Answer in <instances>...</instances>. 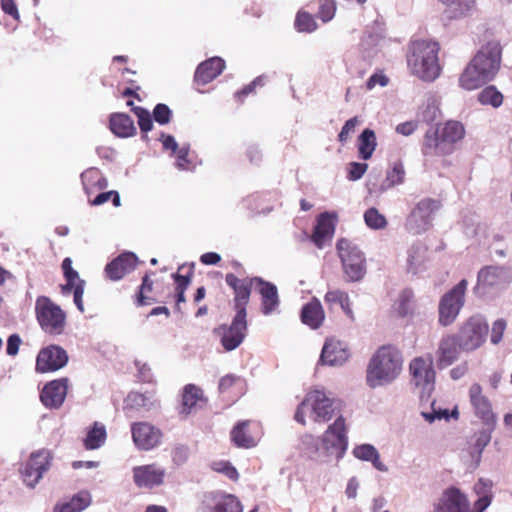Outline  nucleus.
I'll use <instances>...</instances> for the list:
<instances>
[{
	"instance_id": "obj_16",
	"label": "nucleus",
	"mask_w": 512,
	"mask_h": 512,
	"mask_svg": "<svg viewBox=\"0 0 512 512\" xmlns=\"http://www.w3.org/2000/svg\"><path fill=\"white\" fill-rule=\"evenodd\" d=\"M409 372L413 383L423 392H430L434 388L435 371L431 355L415 357L409 363Z\"/></svg>"
},
{
	"instance_id": "obj_20",
	"label": "nucleus",
	"mask_w": 512,
	"mask_h": 512,
	"mask_svg": "<svg viewBox=\"0 0 512 512\" xmlns=\"http://www.w3.org/2000/svg\"><path fill=\"white\" fill-rule=\"evenodd\" d=\"M132 472L133 481L138 488L153 489L161 486L166 477L165 468L155 463L136 466Z\"/></svg>"
},
{
	"instance_id": "obj_14",
	"label": "nucleus",
	"mask_w": 512,
	"mask_h": 512,
	"mask_svg": "<svg viewBox=\"0 0 512 512\" xmlns=\"http://www.w3.org/2000/svg\"><path fill=\"white\" fill-rule=\"evenodd\" d=\"M263 436V428L256 420H242L230 431L231 442L238 448L251 449L257 446Z\"/></svg>"
},
{
	"instance_id": "obj_45",
	"label": "nucleus",
	"mask_w": 512,
	"mask_h": 512,
	"mask_svg": "<svg viewBox=\"0 0 512 512\" xmlns=\"http://www.w3.org/2000/svg\"><path fill=\"white\" fill-rule=\"evenodd\" d=\"M154 281L150 279L148 274H145L142 278V283L139 286V290L136 294V305L146 306L151 305L157 301L155 297L149 294L153 291Z\"/></svg>"
},
{
	"instance_id": "obj_44",
	"label": "nucleus",
	"mask_w": 512,
	"mask_h": 512,
	"mask_svg": "<svg viewBox=\"0 0 512 512\" xmlns=\"http://www.w3.org/2000/svg\"><path fill=\"white\" fill-rule=\"evenodd\" d=\"M405 168L401 160L392 163L391 168L387 170L384 185L386 188H392L401 185L405 181Z\"/></svg>"
},
{
	"instance_id": "obj_4",
	"label": "nucleus",
	"mask_w": 512,
	"mask_h": 512,
	"mask_svg": "<svg viewBox=\"0 0 512 512\" xmlns=\"http://www.w3.org/2000/svg\"><path fill=\"white\" fill-rule=\"evenodd\" d=\"M465 137L464 125L455 120H449L438 125L436 129L426 131L423 139L422 152L424 155L446 156L453 153L454 145Z\"/></svg>"
},
{
	"instance_id": "obj_54",
	"label": "nucleus",
	"mask_w": 512,
	"mask_h": 512,
	"mask_svg": "<svg viewBox=\"0 0 512 512\" xmlns=\"http://www.w3.org/2000/svg\"><path fill=\"white\" fill-rule=\"evenodd\" d=\"M212 469L218 473L224 474L230 480L237 481L239 478L237 469L228 461L214 462Z\"/></svg>"
},
{
	"instance_id": "obj_13",
	"label": "nucleus",
	"mask_w": 512,
	"mask_h": 512,
	"mask_svg": "<svg viewBox=\"0 0 512 512\" xmlns=\"http://www.w3.org/2000/svg\"><path fill=\"white\" fill-rule=\"evenodd\" d=\"M52 455L49 450L41 449L31 453L28 460L20 468V474L23 482L28 487H35L43 474L51 466Z\"/></svg>"
},
{
	"instance_id": "obj_63",
	"label": "nucleus",
	"mask_w": 512,
	"mask_h": 512,
	"mask_svg": "<svg viewBox=\"0 0 512 512\" xmlns=\"http://www.w3.org/2000/svg\"><path fill=\"white\" fill-rule=\"evenodd\" d=\"M21 344V338L18 334H12L9 336L7 340V348L6 352L10 356H15L19 351V346Z\"/></svg>"
},
{
	"instance_id": "obj_38",
	"label": "nucleus",
	"mask_w": 512,
	"mask_h": 512,
	"mask_svg": "<svg viewBox=\"0 0 512 512\" xmlns=\"http://www.w3.org/2000/svg\"><path fill=\"white\" fill-rule=\"evenodd\" d=\"M353 455L362 461H370L375 469L381 472L388 470L387 466L380 460L377 449L371 444L358 445L353 449Z\"/></svg>"
},
{
	"instance_id": "obj_62",
	"label": "nucleus",
	"mask_w": 512,
	"mask_h": 512,
	"mask_svg": "<svg viewBox=\"0 0 512 512\" xmlns=\"http://www.w3.org/2000/svg\"><path fill=\"white\" fill-rule=\"evenodd\" d=\"M389 82V79L386 75L383 73H374L370 76V78L367 81V89L371 90L376 85H380L382 87L386 86Z\"/></svg>"
},
{
	"instance_id": "obj_28",
	"label": "nucleus",
	"mask_w": 512,
	"mask_h": 512,
	"mask_svg": "<svg viewBox=\"0 0 512 512\" xmlns=\"http://www.w3.org/2000/svg\"><path fill=\"white\" fill-rule=\"evenodd\" d=\"M137 261L135 254L122 253L106 265V276L112 281H118L136 268Z\"/></svg>"
},
{
	"instance_id": "obj_59",
	"label": "nucleus",
	"mask_w": 512,
	"mask_h": 512,
	"mask_svg": "<svg viewBox=\"0 0 512 512\" xmlns=\"http://www.w3.org/2000/svg\"><path fill=\"white\" fill-rule=\"evenodd\" d=\"M348 297V293L339 289L328 291L325 296L324 300L329 307H331L334 304H343V302H346V298Z\"/></svg>"
},
{
	"instance_id": "obj_10",
	"label": "nucleus",
	"mask_w": 512,
	"mask_h": 512,
	"mask_svg": "<svg viewBox=\"0 0 512 512\" xmlns=\"http://www.w3.org/2000/svg\"><path fill=\"white\" fill-rule=\"evenodd\" d=\"M441 208V201L433 198L421 199L406 219V228L413 234L429 229L433 215Z\"/></svg>"
},
{
	"instance_id": "obj_24",
	"label": "nucleus",
	"mask_w": 512,
	"mask_h": 512,
	"mask_svg": "<svg viewBox=\"0 0 512 512\" xmlns=\"http://www.w3.org/2000/svg\"><path fill=\"white\" fill-rule=\"evenodd\" d=\"M67 390V378L52 380L43 387L40 393V400L47 408H59L66 398Z\"/></svg>"
},
{
	"instance_id": "obj_48",
	"label": "nucleus",
	"mask_w": 512,
	"mask_h": 512,
	"mask_svg": "<svg viewBox=\"0 0 512 512\" xmlns=\"http://www.w3.org/2000/svg\"><path fill=\"white\" fill-rule=\"evenodd\" d=\"M295 28L299 32L311 33L316 30L317 24L310 13L299 11L295 18Z\"/></svg>"
},
{
	"instance_id": "obj_30",
	"label": "nucleus",
	"mask_w": 512,
	"mask_h": 512,
	"mask_svg": "<svg viewBox=\"0 0 512 512\" xmlns=\"http://www.w3.org/2000/svg\"><path fill=\"white\" fill-rule=\"evenodd\" d=\"M208 402L204 391L195 384H187L181 394L180 414L188 416L193 410L204 407Z\"/></svg>"
},
{
	"instance_id": "obj_41",
	"label": "nucleus",
	"mask_w": 512,
	"mask_h": 512,
	"mask_svg": "<svg viewBox=\"0 0 512 512\" xmlns=\"http://www.w3.org/2000/svg\"><path fill=\"white\" fill-rule=\"evenodd\" d=\"M244 380L235 375H226L220 379L219 391L230 398H238L243 393Z\"/></svg>"
},
{
	"instance_id": "obj_64",
	"label": "nucleus",
	"mask_w": 512,
	"mask_h": 512,
	"mask_svg": "<svg viewBox=\"0 0 512 512\" xmlns=\"http://www.w3.org/2000/svg\"><path fill=\"white\" fill-rule=\"evenodd\" d=\"M1 8L6 14L12 16L15 20H19L20 15L14 0H1Z\"/></svg>"
},
{
	"instance_id": "obj_52",
	"label": "nucleus",
	"mask_w": 512,
	"mask_h": 512,
	"mask_svg": "<svg viewBox=\"0 0 512 512\" xmlns=\"http://www.w3.org/2000/svg\"><path fill=\"white\" fill-rule=\"evenodd\" d=\"M133 112L138 118V125L142 132L147 133L152 130L153 122L148 110L143 107H134Z\"/></svg>"
},
{
	"instance_id": "obj_33",
	"label": "nucleus",
	"mask_w": 512,
	"mask_h": 512,
	"mask_svg": "<svg viewBox=\"0 0 512 512\" xmlns=\"http://www.w3.org/2000/svg\"><path fill=\"white\" fill-rule=\"evenodd\" d=\"M300 319L303 324L311 329H318L325 320V312L321 302L313 297L309 302L303 305L300 313Z\"/></svg>"
},
{
	"instance_id": "obj_49",
	"label": "nucleus",
	"mask_w": 512,
	"mask_h": 512,
	"mask_svg": "<svg viewBox=\"0 0 512 512\" xmlns=\"http://www.w3.org/2000/svg\"><path fill=\"white\" fill-rule=\"evenodd\" d=\"M422 416L426 421L432 423L435 419L441 420H449L450 418H454L457 420L459 418L458 408L455 407L451 412L448 409H438L434 408V403H432V412H422Z\"/></svg>"
},
{
	"instance_id": "obj_60",
	"label": "nucleus",
	"mask_w": 512,
	"mask_h": 512,
	"mask_svg": "<svg viewBox=\"0 0 512 512\" xmlns=\"http://www.w3.org/2000/svg\"><path fill=\"white\" fill-rule=\"evenodd\" d=\"M367 169L368 164L366 163L351 162L349 164L348 179L351 181L359 180L365 174Z\"/></svg>"
},
{
	"instance_id": "obj_43",
	"label": "nucleus",
	"mask_w": 512,
	"mask_h": 512,
	"mask_svg": "<svg viewBox=\"0 0 512 512\" xmlns=\"http://www.w3.org/2000/svg\"><path fill=\"white\" fill-rule=\"evenodd\" d=\"M394 309L401 317L411 315L414 311V295L412 290H403L394 304Z\"/></svg>"
},
{
	"instance_id": "obj_32",
	"label": "nucleus",
	"mask_w": 512,
	"mask_h": 512,
	"mask_svg": "<svg viewBox=\"0 0 512 512\" xmlns=\"http://www.w3.org/2000/svg\"><path fill=\"white\" fill-rule=\"evenodd\" d=\"M349 358L347 348L334 339H328L322 349L320 360L323 364L335 366L342 365Z\"/></svg>"
},
{
	"instance_id": "obj_9",
	"label": "nucleus",
	"mask_w": 512,
	"mask_h": 512,
	"mask_svg": "<svg viewBox=\"0 0 512 512\" xmlns=\"http://www.w3.org/2000/svg\"><path fill=\"white\" fill-rule=\"evenodd\" d=\"M467 286V280L462 279L441 297L439 302L438 318V322L441 326L446 327L451 325L458 317L460 310L465 303Z\"/></svg>"
},
{
	"instance_id": "obj_25",
	"label": "nucleus",
	"mask_w": 512,
	"mask_h": 512,
	"mask_svg": "<svg viewBox=\"0 0 512 512\" xmlns=\"http://www.w3.org/2000/svg\"><path fill=\"white\" fill-rule=\"evenodd\" d=\"M469 511L467 497L455 487L446 489L439 502L435 505L434 512H465Z\"/></svg>"
},
{
	"instance_id": "obj_58",
	"label": "nucleus",
	"mask_w": 512,
	"mask_h": 512,
	"mask_svg": "<svg viewBox=\"0 0 512 512\" xmlns=\"http://www.w3.org/2000/svg\"><path fill=\"white\" fill-rule=\"evenodd\" d=\"M171 116L172 112L166 104L159 103L153 110V118L160 125L168 124L171 120Z\"/></svg>"
},
{
	"instance_id": "obj_39",
	"label": "nucleus",
	"mask_w": 512,
	"mask_h": 512,
	"mask_svg": "<svg viewBox=\"0 0 512 512\" xmlns=\"http://www.w3.org/2000/svg\"><path fill=\"white\" fill-rule=\"evenodd\" d=\"M377 146L376 135L372 129L366 128L358 136L357 147L359 157L363 160H369Z\"/></svg>"
},
{
	"instance_id": "obj_12",
	"label": "nucleus",
	"mask_w": 512,
	"mask_h": 512,
	"mask_svg": "<svg viewBox=\"0 0 512 512\" xmlns=\"http://www.w3.org/2000/svg\"><path fill=\"white\" fill-rule=\"evenodd\" d=\"M247 314L235 313L230 325L222 324L215 329V334L226 351L239 347L247 334Z\"/></svg>"
},
{
	"instance_id": "obj_47",
	"label": "nucleus",
	"mask_w": 512,
	"mask_h": 512,
	"mask_svg": "<svg viewBox=\"0 0 512 512\" xmlns=\"http://www.w3.org/2000/svg\"><path fill=\"white\" fill-rule=\"evenodd\" d=\"M366 225L374 230L384 229L387 226V220L376 208L372 207L364 213Z\"/></svg>"
},
{
	"instance_id": "obj_17",
	"label": "nucleus",
	"mask_w": 512,
	"mask_h": 512,
	"mask_svg": "<svg viewBox=\"0 0 512 512\" xmlns=\"http://www.w3.org/2000/svg\"><path fill=\"white\" fill-rule=\"evenodd\" d=\"M469 399L475 416L481 420L485 427L493 430L496 425V415L492 410L491 402L483 394L480 384L474 383L471 385L469 388Z\"/></svg>"
},
{
	"instance_id": "obj_34",
	"label": "nucleus",
	"mask_w": 512,
	"mask_h": 512,
	"mask_svg": "<svg viewBox=\"0 0 512 512\" xmlns=\"http://www.w3.org/2000/svg\"><path fill=\"white\" fill-rule=\"evenodd\" d=\"M194 275V266L185 267L184 265L178 268L177 273L173 274L172 277L175 282V304L176 309L180 311V304L186 302L185 291L189 287Z\"/></svg>"
},
{
	"instance_id": "obj_26",
	"label": "nucleus",
	"mask_w": 512,
	"mask_h": 512,
	"mask_svg": "<svg viewBox=\"0 0 512 512\" xmlns=\"http://www.w3.org/2000/svg\"><path fill=\"white\" fill-rule=\"evenodd\" d=\"M256 290L260 295L261 313L265 316L275 313L280 305V298L276 285L259 277Z\"/></svg>"
},
{
	"instance_id": "obj_55",
	"label": "nucleus",
	"mask_w": 512,
	"mask_h": 512,
	"mask_svg": "<svg viewBox=\"0 0 512 512\" xmlns=\"http://www.w3.org/2000/svg\"><path fill=\"white\" fill-rule=\"evenodd\" d=\"M507 329V321L503 318L493 322L490 334V341L493 345H498L502 340Z\"/></svg>"
},
{
	"instance_id": "obj_40",
	"label": "nucleus",
	"mask_w": 512,
	"mask_h": 512,
	"mask_svg": "<svg viewBox=\"0 0 512 512\" xmlns=\"http://www.w3.org/2000/svg\"><path fill=\"white\" fill-rule=\"evenodd\" d=\"M107 432L105 426L100 422H94L87 431V435L83 440L86 450H95L100 448L106 441Z\"/></svg>"
},
{
	"instance_id": "obj_2",
	"label": "nucleus",
	"mask_w": 512,
	"mask_h": 512,
	"mask_svg": "<svg viewBox=\"0 0 512 512\" xmlns=\"http://www.w3.org/2000/svg\"><path fill=\"white\" fill-rule=\"evenodd\" d=\"M403 357L394 345L380 346L372 355L366 371V381L371 388L394 381L402 371Z\"/></svg>"
},
{
	"instance_id": "obj_15",
	"label": "nucleus",
	"mask_w": 512,
	"mask_h": 512,
	"mask_svg": "<svg viewBox=\"0 0 512 512\" xmlns=\"http://www.w3.org/2000/svg\"><path fill=\"white\" fill-rule=\"evenodd\" d=\"M68 360V353L63 347L51 344L38 352L35 370L41 374L55 372L66 366Z\"/></svg>"
},
{
	"instance_id": "obj_51",
	"label": "nucleus",
	"mask_w": 512,
	"mask_h": 512,
	"mask_svg": "<svg viewBox=\"0 0 512 512\" xmlns=\"http://www.w3.org/2000/svg\"><path fill=\"white\" fill-rule=\"evenodd\" d=\"M336 12V3L334 0H319V9L317 17L323 22L330 21Z\"/></svg>"
},
{
	"instance_id": "obj_37",
	"label": "nucleus",
	"mask_w": 512,
	"mask_h": 512,
	"mask_svg": "<svg viewBox=\"0 0 512 512\" xmlns=\"http://www.w3.org/2000/svg\"><path fill=\"white\" fill-rule=\"evenodd\" d=\"M81 181L86 194L90 197L93 193L107 187V180L97 168H90L81 174Z\"/></svg>"
},
{
	"instance_id": "obj_22",
	"label": "nucleus",
	"mask_w": 512,
	"mask_h": 512,
	"mask_svg": "<svg viewBox=\"0 0 512 512\" xmlns=\"http://www.w3.org/2000/svg\"><path fill=\"white\" fill-rule=\"evenodd\" d=\"M462 351L456 334L450 333L442 336L436 350L437 367L439 369L449 367L459 359Z\"/></svg>"
},
{
	"instance_id": "obj_56",
	"label": "nucleus",
	"mask_w": 512,
	"mask_h": 512,
	"mask_svg": "<svg viewBox=\"0 0 512 512\" xmlns=\"http://www.w3.org/2000/svg\"><path fill=\"white\" fill-rule=\"evenodd\" d=\"M424 262V256L420 247H411L408 255V271L416 273L418 267Z\"/></svg>"
},
{
	"instance_id": "obj_53",
	"label": "nucleus",
	"mask_w": 512,
	"mask_h": 512,
	"mask_svg": "<svg viewBox=\"0 0 512 512\" xmlns=\"http://www.w3.org/2000/svg\"><path fill=\"white\" fill-rule=\"evenodd\" d=\"M359 123L360 119L358 116H354L347 120L338 134V141L343 145L347 143Z\"/></svg>"
},
{
	"instance_id": "obj_23",
	"label": "nucleus",
	"mask_w": 512,
	"mask_h": 512,
	"mask_svg": "<svg viewBox=\"0 0 512 512\" xmlns=\"http://www.w3.org/2000/svg\"><path fill=\"white\" fill-rule=\"evenodd\" d=\"M322 442L326 450L332 448L344 452L347 449V428L345 418L342 415H339L334 423L328 426Z\"/></svg>"
},
{
	"instance_id": "obj_57",
	"label": "nucleus",
	"mask_w": 512,
	"mask_h": 512,
	"mask_svg": "<svg viewBox=\"0 0 512 512\" xmlns=\"http://www.w3.org/2000/svg\"><path fill=\"white\" fill-rule=\"evenodd\" d=\"M110 199L112 200V203L115 207L120 206L119 193L114 190L108 192H101L94 199L89 200V202L93 206H99L106 203Z\"/></svg>"
},
{
	"instance_id": "obj_8",
	"label": "nucleus",
	"mask_w": 512,
	"mask_h": 512,
	"mask_svg": "<svg viewBox=\"0 0 512 512\" xmlns=\"http://www.w3.org/2000/svg\"><path fill=\"white\" fill-rule=\"evenodd\" d=\"M489 326L486 320L479 316H471L465 320L456 333L463 352H472L480 348L486 341Z\"/></svg>"
},
{
	"instance_id": "obj_50",
	"label": "nucleus",
	"mask_w": 512,
	"mask_h": 512,
	"mask_svg": "<svg viewBox=\"0 0 512 512\" xmlns=\"http://www.w3.org/2000/svg\"><path fill=\"white\" fill-rule=\"evenodd\" d=\"M147 405V398L139 392H130L124 400V410H140Z\"/></svg>"
},
{
	"instance_id": "obj_5",
	"label": "nucleus",
	"mask_w": 512,
	"mask_h": 512,
	"mask_svg": "<svg viewBox=\"0 0 512 512\" xmlns=\"http://www.w3.org/2000/svg\"><path fill=\"white\" fill-rule=\"evenodd\" d=\"M307 410L311 412L315 422H328L334 415V400L329 398L324 391L311 390L297 407L294 418L298 423L306 425Z\"/></svg>"
},
{
	"instance_id": "obj_31",
	"label": "nucleus",
	"mask_w": 512,
	"mask_h": 512,
	"mask_svg": "<svg viewBox=\"0 0 512 512\" xmlns=\"http://www.w3.org/2000/svg\"><path fill=\"white\" fill-rule=\"evenodd\" d=\"M505 283L504 269L497 266H486L478 272L476 291L485 293L488 289L496 288Z\"/></svg>"
},
{
	"instance_id": "obj_29",
	"label": "nucleus",
	"mask_w": 512,
	"mask_h": 512,
	"mask_svg": "<svg viewBox=\"0 0 512 512\" xmlns=\"http://www.w3.org/2000/svg\"><path fill=\"white\" fill-rule=\"evenodd\" d=\"M335 233V218L328 212L321 213L317 218L311 241L319 249H322L327 242H330Z\"/></svg>"
},
{
	"instance_id": "obj_18",
	"label": "nucleus",
	"mask_w": 512,
	"mask_h": 512,
	"mask_svg": "<svg viewBox=\"0 0 512 512\" xmlns=\"http://www.w3.org/2000/svg\"><path fill=\"white\" fill-rule=\"evenodd\" d=\"M203 512H243L239 499L232 494L214 491L204 495Z\"/></svg>"
},
{
	"instance_id": "obj_61",
	"label": "nucleus",
	"mask_w": 512,
	"mask_h": 512,
	"mask_svg": "<svg viewBox=\"0 0 512 512\" xmlns=\"http://www.w3.org/2000/svg\"><path fill=\"white\" fill-rule=\"evenodd\" d=\"M258 85H262V79L260 77L254 79L251 83L244 86L241 90L235 93V97L239 102H243L245 97L253 93Z\"/></svg>"
},
{
	"instance_id": "obj_11",
	"label": "nucleus",
	"mask_w": 512,
	"mask_h": 512,
	"mask_svg": "<svg viewBox=\"0 0 512 512\" xmlns=\"http://www.w3.org/2000/svg\"><path fill=\"white\" fill-rule=\"evenodd\" d=\"M258 276L239 278L233 273L225 275V282L233 291L232 307L235 313L247 314L252 289L257 287Z\"/></svg>"
},
{
	"instance_id": "obj_7",
	"label": "nucleus",
	"mask_w": 512,
	"mask_h": 512,
	"mask_svg": "<svg viewBox=\"0 0 512 512\" xmlns=\"http://www.w3.org/2000/svg\"><path fill=\"white\" fill-rule=\"evenodd\" d=\"M336 249L348 282L360 281L365 274V258L352 241L340 238Z\"/></svg>"
},
{
	"instance_id": "obj_42",
	"label": "nucleus",
	"mask_w": 512,
	"mask_h": 512,
	"mask_svg": "<svg viewBox=\"0 0 512 512\" xmlns=\"http://www.w3.org/2000/svg\"><path fill=\"white\" fill-rule=\"evenodd\" d=\"M446 5V13L449 19L465 16L475 4V0H440Z\"/></svg>"
},
{
	"instance_id": "obj_35",
	"label": "nucleus",
	"mask_w": 512,
	"mask_h": 512,
	"mask_svg": "<svg viewBox=\"0 0 512 512\" xmlns=\"http://www.w3.org/2000/svg\"><path fill=\"white\" fill-rule=\"evenodd\" d=\"M110 130L118 137L127 138L135 135L133 119L125 113H114L109 119Z\"/></svg>"
},
{
	"instance_id": "obj_27",
	"label": "nucleus",
	"mask_w": 512,
	"mask_h": 512,
	"mask_svg": "<svg viewBox=\"0 0 512 512\" xmlns=\"http://www.w3.org/2000/svg\"><path fill=\"white\" fill-rule=\"evenodd\" d=\"M225 69V61L221 57H211L200 63L194 74V83L205 86L217 78Z\"/></svg>"
},
{
	"instance_id": "obj_19",
	"label": "nucleus",
	"mask_w": 512,
	"mask_h": 512,
	"mask_svg": "<svg viewBox=\"0 0 512 512\" xmlns=\"http://www.w3.org/2000/svg\"><path fill=\"white\" fill-rule=\"evenodd\" d=\"M61 267L66 280V284L61 286L62 293L69 294L73 291L75 305L80 312H84L83 294L85 281L80 279L78 272L73 269L72 260L69 257L62 261Z\"/></svg>"
},
{
	"instance_id": "obj_36",
	"label": "nucleus",
	"mask_w": 512,
	"mask_h": 512,
	"mask_svg": "<svg viewBox=\"0 0 512 512\" xmlns=\"http://www.w3.org/2000/svg\"><path fill=\"white\" fill-rule=\"evenodd\" d=\"M91 502L92 498L90 493L80 491L68 501L57 503L53 508V512H82L90 506Z\"/></svg>"
},
{
	"instance_id": "obj_1",
	"label": "nucleus",
	"mask_w": 512,
	"mask_h": 512,
	"mask_svg": "<svg viewBox=\"0 0 512 512\" xmlns=\"http://www.w3.org/2000/svg\"><path fill=\"white\" fill-rule=\"evenodd\" d=\"M502 62V46L492 39L482 44L459 77V85L465 90H475L492 81Z\"/></svg>"
},
{
	"instance_id": "obj_6",
	"label": "nucleus",
	"mask_w": 512,
	"mask_h": 512,
	"mask_svg": "<svg viewBox=\"0 0 512 512\" xmlns=\"http://www.w3.org/2000/svg\"><path fill=\"white\" fill-rule=\"evenodd\" d=\"M37 321L42 330L49 335H60L66 326V314L46 296H39L35 303Z\"/></svg>"
},
{
	"instance_id": "obj_46",
	"label": "nucleus",
	"mask_w": 512,
	"mask_h": 512,
	"mask_svg": "<svg viewBox=\"0 0 512 512\" xmlns=\"http://www.w3.org/2000/svg\"><path fill=\"white\" fill-rule=\"evenodd\" d=\"M478 100L483 105H491L498 108L503 103V95L493 85L485 87L479 94Z\"/></svg>"
},
{
	"instance_id": "obj_21",
	"label": "nucleus",
	"mask_w": 512,
	"mask_h": 512,
	"mask_svg": "<svg viewBox=\"0 0 512 512\" xmlns=\"http://www.w3.org/2000/svg\"><path fill=\"white\" fill-rule=\"evenodd\" d=\"M131 433L136 447L146 451L158 446L162 439L161 430L148 422L133 423Z\"/></svg>"
},
{
	"instance_id": "obj_3",
	"label": "nucleus",
	"mask_w": 512,
	"mask_h": 512,
	"mask_svg": "<svg viewBox=\"0 0 512 512\" xmlns=\"http://www.w3.org/2000/svg\"><path fill=\"white\" fill-rule=\"evenodd\" d=\"M440 45L436 41L416 40L410 46L407 65L411 73L419 79L432 82L441 74L439 63Z\"/></svg>"
}]
</instances>
